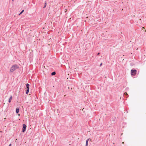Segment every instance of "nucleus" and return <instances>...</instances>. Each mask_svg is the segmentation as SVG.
I'll return each mask as SVG.
<instances>
[{"label":"nucleus","instance_id":"1","mask_svg":"<svg viewBox=\"0 0 146 146\" xmlns=\"http://www.w3.org/2000/svg\"><path fill=\"white\" fill-rule=\"evenodd\" d=\"M18 68L17 65H13L11 68L10 70V72H13L14 70Z\"/></svg>","mask_w":146,"mask_h":146},{"label":"nucleus","instance_id":"2","mask_svg":"<svg viewBox=\"0 0 146 146\" xmlns=\"http://www.w3.org/2000/svg\"><path fill=\"white\" fill-rule=\"evenodd\" d=\"M137 72V70H131V74L132 76L136 75Z\"/></svg>","mask_w":146,"mask_h":146},{"label":"nucleus","instance_id":"3","mask_svg":"<svg viewBox=\"0 0 146 146\" xmlns=\"http://www.w3.org/2000/svg\"><path fill=\"white\" fill-rule=\"evenodd\" d=\"M23 129L22 130V131L23 132H24L26 130V125L25 124H23Z\"/></svg>","mask_w":146,"mask_h":146},{"label":"nucleus","instance_id":"4","mask_svg":"<svg viewBox=\"0 0 146 146\" xmlns=\"http://www.w3.org/2000/svg\"><path fill=\"white\" fill-rule=\"evenodd\" d=\"M12 96H11L10 97L9 99V100L8 101L9 103H10L11 102V100H12Z\"/></svg>","mask_w":146,"mask_h":146},{"label":"nucleus","instance_id":"5","mask_svg":"<svg viewBox=\"0 0 146 146\" xmlns=\"http://www.w3.org/2000/svg\"><path fill=\"white\" fill-rule=\"evenodd\" d=\"M29 84H26V87H27V89H29Z\"/></svg>","mask_w":146,"mask_h":146},{"label":"nucleus","instance_id":"6","mask_svg":"<svg viewBox=\"0 0 146 146\" xmlns=\"http://www.w3.org/2000/svg\"><path fill=\"white\" fill-rule=\"evenodd\" d=\"M19 112V109L18 108H17L16 109V112L17 113H18Z\"/></svg>","mask_w":146,"mask_h":146},{"label":"nucleus","instance_id":"7","mask_svg":"<svg viewBox=\"0 0 146 146\" xmlns=\"http://www.w3.org/2000/svg\"><path fill=\"white\" fill-rule=\"evenodd\" d=\"M89 139H88L86 141V145L85 146H88V141L89 140Z\"/></svg>","mask_w":146,"mask_h":146},{"label":"nucleus","instance_id":"8","mask_svg":"<svg viewBox=\"0 0 146 146\" xmlns=\"http://www.w3.org/2000/svg\"><path fill=\"white\" fill-rule=\"evenodd\" d=\"M56 74V73L55 72H52V73H51V74L52 75H55V74Z\"/></svg>","mask_w":146,"mask_h":146},{"label":"nucleus","instance_id":"9","mask_svg":"<svg viewBox=\"0 0 146 146\" xmlns=\"http://www.w3.org/2000/svg\"><path fill=\"white\" fill-rule=\"evenodd\" d=\"M29 91V90L27 89L26 92V94H27L28 93Z\"/></svg>","mask_w":146,"mask_h":146},{"label":"nucleus","instance_id":"10","mask_svg":"<svg viewBox=\"0 0 146 146\" xmlns=\"http://www.w3.org/2000/svg\"><path fill=\"white\" fill-rule=\"evenodd\" d=\"M24 11V10H23L19 14V15H21Z\"/></svg>","mask_w":146,"mask_h":146},{"label":"nucleus","instance_id":"11","mask_svg":"<svg viewBox=\"0 0 146 146\" xmlns=\"http://www.w3.org/2000/svg\"><path fill=\"white\" fill-rule=\"evenodd\" d=\"M46 2H45V3L44 6V8H45V7H46Z\"/></svg>","mask_w":146,"mask_h":146},{"label":"nucleus","instance_id":"12","mask_svg":"<svg viewBox=\"0 0 146 146\" xmlns=\"http://www.w3.org/2000/svg\"><path fill=\"white\" fill-rule=\"evenodd\" d=\"M124 94L125 95H127V92H125L124 93Z\"/></svg>","mask_w":146,"mask_h":146},{"label":"nucleus","instance_id":"13","mask_svg":"<svg viewBox=\"0 0 146 146\" xmlns=\"http://www.w3.org/2000/svg\"><path fill=\"white\" fill-rule=\"evenodd\" d=\"M102 65V63H101L100 64V66H101Z\"/></svg>","mask_w":146,"mask_h":146},{"label":"nucleus","instance_id":"14","mask_svg":"<svg viewBox=\"0 0 146 146\" xmlns=\"http://www.w3.org/2000/svg\"><path fill=\"white\" fill-rule=\"evenodd\" d=\"M100 54V53L99 52L98 53V55H99Z\"/></svg>","mask_w":146,"mask_h":146},{"label":"nucleus","instance_id":"15","mask_svg":"<svg viewBox=\"0 0 146 146\" xmlns=\"http://www.w3.org/2000/svg\"><path fill=\"white\" fill-rule=\"evenodd\" d=\"M9 146H11V144H10L9 145Z\"/></svg>","mask_w":146,"mask_h":146},{"label":"nucleus","instance_id":"16","mask_svg":"<svg viewBox=\"0 0 146 146\" xmlns=\"http://www.w3.org/2000/svg\"><path fill=\"white\" fill-rule=\"evenodd\" d=\"M122 143L123 144L124 143V142H122Z\"/></svg>","mask_w":146,"mask_h":146},{"label":"nucleus","instance_id":"17","mask_svg":"<svg viewBox=\"0 0 146 146\" xmlns=\"http://www.w3.org/2000/svg\"><path fill=\"white\" fill-rule=\"evenodd\" d=\"M66 11H67V10H66H66H65V12H66Z\"/></svg>","mask_w":146,"mask_h":146},{"label":"nucleus","instance_id":"18","mask_svg":"<svg viewBox=\"0 0 146 146\" xmlns=\"http://www.w3.org/2000/svg\"><path fill=\"white\" fill-rule=\"evenodd\" d=\"M12 1H14V0H12Z\"/></svg>","mask_w":146,"mask_h":146},{"label":"nucleus","instance_id":"19","mask_svg":"<svg viewBox=\"0 0 146 146\" xmlns=\"http://www.w3.org/2000/svg\"><path fill=\"white\" fill-rule=\"evenodd\" d=\"M145 32H146V30L145 31Z\"/></svg>","mask_w":146,"mask_h":146}]
</instances>
